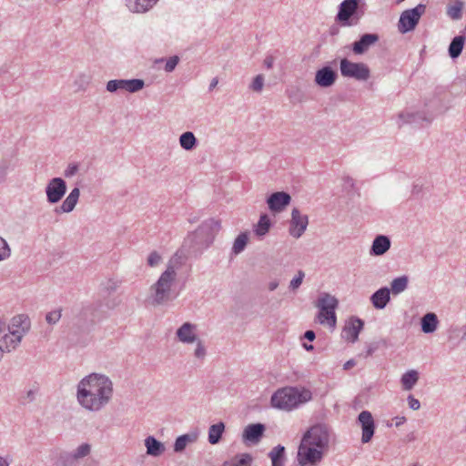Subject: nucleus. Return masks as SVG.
I'll return each instance as SVG.
<instances>
[{"label": "nucleus", "instance_id": "nucleus-1", "mask_svg": "<svg viewBox=\"0 0 466 466\" xmlns=\"http://www.w3.org/2000/svg\"><path fill=\"white\" fill-rule=\"evenodd\" d=\"M113 391V382L107 376L92 373L78 382L76 400L84 409L96 412L110 402Z\"/></svg>", "mask_w": 466, "mask_h": 466}, {"label": "nucleus", "instance_id": "nucleus-2", "mask_svg": "<svg viewBox=\"0 0 466 466\" xmlns=\"http://www.w3.org/2000/svg\"><path fill=\"white\" fill-rule=\"evenodd\" d=\"M177 267L174 258L170 259L158 279L149 288V302L154 307L166 306L175 300L179 292L176 289Z\"/></svg>", "mask_w": 466, "mask_h": 466}, {"label": "nucleus", "instance_id": "nucleus-3", "mask_svg": "<svg viewBox=\"0 0 466 466\" xmlns=\"http://www.w3.org/2000/svg\"><path fill=\"white\" fill-rule=\"evenodd\" d=\"M312 399V393L309 390L297 387H284L277 390L270 398V403L273 408L290 411L297 409L299 405L309 401Z\"/></svg>", "mask_w": 466, "mask_h": 466}, {"label": "nucleus", "instance_id": "nucleus-4", "mask_svg": "<svg viewBox=\"0 0 466 466\" xmlns=\"http://www.w3.org/2000/svg\"><path fill=\"white\" fill-rule=\"evenodd\" d=\"M364 0H344L339 5L336 21L343 26L357 25L365 14Z\"/></svg>", "mask_w": 466, "mask_h": 466}, {"label": "nucleus", "instance_id": "nucleus-5", "mask_svg": "<svg viewBox=\"0 0 466 466\" xmlns=\"http://www.w3.org/2000/svg\"><path fill=\"white\" fill-rule=\"evenodd\" d=\"M339 300L328 292L319 294L316 302V307L319 309L317 319L320 324H327L330 328H335L337 323L336 309Z\"/></svg>", "mask_w": 466, "mask_h": 466}, {"label": "nucleus", "instance_id": "nucleus-6", "mask_svg": "<svg viewBox=\"0 0 466 466\" xmlns=\"http://www.w3.org/2000/svg\"><path fill=\"white\" fill-rule=\"evenodd\" d=\"M301 441L325 451L329 442V431L326 425L316 424L311 426L303 435Z\"/></svg>", "mask_w": 466, "mask_h": 466}, {"label": "nucleus", "instance_id": "nucleus-7", "mask_svg": "<svg viewBox=\"0 0 466 466\" xmlns=\"http://www.w3.org/2000/svg\"><path fill=\"white\" fill-rule=\"evenodd\" d=\"M221 228L220 221L215 218H208L203 221L195 230L196 243L208 247L214 241L216 235Z\"/></svg>", "mask_w": 466, "mask_h": 466}, {"label": "nucleus", "instance_id": "nucleus-8", "mask_svg": "<svg viewBox=\"0 0 466 466\" xmlns=\"http://www.w3.org/2000/svg\"><path fill=\"white\" fill-rule=\"evenodd\" d=\"M339 70L342 76L358 81H367L370 77V67L365 63L351 62L347 58L340 60Z\"/></svg>", "mask_w": 466, "mask_h": 466}, {"label": "nucleus", "instance_id": "nucleus-9", "mask_svg": "<svg viewBox=\"0 0 466 466\" xmlns=\"http://www.w3.org/2000/svg\"><path fill=\"white\" fill-rule=\"evenodd\" d=\"M323 455L324 451L300 441L297 454V460L300 466H316L322 461Z\"/></svg>", "mask_w": 466, "mask_h": 466}, {"label": "nucleus", "instance_id": "nucleus-10", "mask_svg": "<svg viewBox=\"0 0 466 466\" xmlns=\"http://www.w3.org/2000/svg\"><path fill=\"white\" fill-rule=\"evenodd\" d=\"M425 10L426 5L419 4L414 8L403 11L399 20V31L400 33H407L413 30L418 25L420 18L424 14Z\"/></svg>", "mask_w": 466, "mask_h": 466}, {"label": "nucleus", "instance_id": "nucleus-11", "mask_svg": "<svg viewBox=\"0 0 466 466\" xmlns=\"http://www.w3.org/2000/svg\"><path fill=\"white\" fill-rule=\"evenodd\" d=\"M66 183L61 177L50 179L46 187V200L49 204L58 203L66 193Z\"/></svg>", "mask_w": 466, "mask_h": 466}, {"label": "nucleus", "instance_id": "nucleus-12", "mask_svg": "<svg viewBox=\"0 0 466 466\" xmlns=\"http://www.w3.org/2000/svg\"><path fill=\"white\" fill-rule=\"evenodd\" d=\"M357 423L361 428V442H370L376 429L375 420L371 412L369 410H362L357 418Z\"/></svg>", "mask_w": 466, "mask_h": 466}, {"label": "nucleus", "instance_id": "nucleus-13", "mask_svg": "<svg viewBox=\"0 0 466 466\" xmlns=\"http://www.w3.org/2000/svg\"><path fill=\"white\" fill-rule=\"evenodd\" d=\"M308 225V216L301 214L299 208H294L291 211V218L289 221V235L295 238H300L306 231Z\"/></svg>", "mask_w": 466, "mask_h": 466}, {"label": "nucleus", "instance_id": "nucleus-14", "mask_svg": "<svg viewBox=\"0 0 466 466\" xmlns=\"http://www.w3.org/2000/svg\"><path fill=\"white\" fill-rule=\"evenodd\" d=\"M31 327L30 319L28 316L20 314L14 316L10 323L7 326V331L8 333L16 335H19L21 338H24V336L29 331Z\"/></svg>", "mask_w": 466, "mask_h": 466}, {"label": "nucleus", "instance_id": "nucleus-15", "mask_svg": "<svg viewBox=\"0 0 466 466\" xmlns=\"http://www.w3.org/2000/svg\"><path fill=\"white\" fill-rule=\"evenodd\" d=\"M363 326L364 322L362 319L358 317H351L343 328L342 338L352 343L356 342Z\"/></svg>", "mask_w": 466, "mask_h": 466}, {"label": "nucleus", "instance_id": "nucleus-16", "mask_svg": "<svg viewBox=\"0 0 466 466\" xmlns=\"http://www.w3.org/2000/svg\"><path fill=\"white\" fill-rule=\"evenodd\" d=\"M290 200L291 197L289 193L279 191L272 193L267 198V204L271 211L280 212L290 203Z\"/></svg>", "mask_w": 466, "mask_h": 466}, {"label": "nucleus", "instance_id": "nucleus-17", "mask_svg": "<svg viewBox=\"0 0 466 466\" xmlns=\"http://www.w3.org/2000/svg\"><path fill=\"white\" fill-rule=\"evenodd\" d=\"M196 331L197 325L190 322H185L177 329L176 335L180 342L191 344L195 343L198 339Z\"/></svg>", "mask_w": 466, "mask_h": 466}, {"label": "nucleus", "instance_id": "nucleus-18", "mask_svg": "<svg viewBox=\"0 0 466 466\" xmlns=\"http://www.w3.org/2000/svg\"><path fill=\"white\" fill-rule=\"evenodd\" d=\"M265 430V425L262 423L249 424L244 429L242 440L246 443L257 444L261 440Z\"/></svg>", "mask_w": 466, "mask_h": 466}, {"label": "nucleus", "instance_id": "nucleus-19", "mask_svg": "<svg viewBox=\"0 0 466 466\" xmlns=\"http://www.w3.org/2000/svg\"><path fill=\"white\" fill-rule=\"evenodd\" d=\"M380 39L378 34H364L358 41L352 44V52L355 55H362L366 53L370 47L375 45Z\"/></svg>", "mask_w": 466, "mask_h": 466}, {"label": "nucleus", "instance_id": "nucleus-20", "mask_svg": "<svg viewBox=\"0 0 466 466\" xmlns=\"http://www.w3.org/2000/svg\"><path fill=\"white\" fill-rule=\"evenodd\" d=\"M337 76L335 70L329 66H324L316 72L315 83L320 87H329L335 83Z\"/></svg>", "mask_w": 466, "mask_h": 466}, {"label": "nucleus", "instance_id": "nucleus-21", "mask_svg": "<svg viewBox=\"0 0 466 466\" xmlns=\"http://www.w3.org/2000/svg\"><path fill=\"white\" fill-rule=\"evenodd\" d=\"M80 197V190L78 187H75L71 190L69 195L66 198V199L62 202L59 207L55 208V212L56 214L60 213H70L76 208L78 199Z\"/></svg>", "mask_w": 466, "mask_h": 466}, {"label": "nucleus", "instance_id": "nucleus-22", "mask_svg": "<svg viewBox=\"0 0 466 466\" xmlns=\"http://www.w3.org/2000/svg\"><path fill=\"white\" fill-rule=\"evenodd\" d=\"M399 119L401 121L400 126L402 124H421L422 122H426V124H430L433 116H426V113L424 112H402L399 114Z\"/></svg>", "mask_w": 466, "mask_h": 466}, {"label": "nucleus", "instance_id": "nucleus-23", "mask_svg": "<svg viewBox=\"0 0 466 466\" xmlns=\"http://www.w3.org/2000/svg\"><path fill=\"white\" fill-rule=\"evenodd\" d=\"M391 246V241L388 236L378 235L370 247V254L371 256H382L384 255Z\"/></svg>", "mask_w": 466, "mask_h": 466}, {"label": "nucleus", "instance_id": "nucleus-24", "mask_svg": "<svg viewBox=\"0 0 466 466\" xmlns=\"http://www.w3.org/2000/svg\"><path fill=\"white\" fill-rule=\"evenodd\" d=\"M390 299V290L387 287L380 288L375 291L371 297L370 301L373 307L377 309H384Z\"/></svg>", "mask_w": 466, "mask_h": 466}, {"label": "nucleus", "instance_id": "nucleus-25", "mask_svg": "<svg viewBox=\"0 0 466 466\" xmlns=\"http://www.w3.org/2000/svg\"><path fill=\"white\" fill-rule=\"evenodd\" d=\"M126 2L131 12L143 14L149 11L158 0H126Z\"/></svg>", "mask_w": 466, "mask_h": 466}, {"label": "nucleus", "instance_id": "nucleus-26", "mask_svg": "<svg viewBox=\"0 0 466 466\" xmlns=\"http://www.w3.org/2000/svg\"><path fill=\"white\" fill-rule=\"evenodd\" d=\"M22 339L23 338L15 333H5L0 339V347L5 352H11L20 345Z\"/></svg>", "mask_w": 466, "mask_h": 466}, {"label": "nucleus", "instance_id": "nucleus-27", "mask_svg": "<svg viewBox=\"0 0 466 466\" xmlns=\"http://www.w3.org/2000/svg\"><path fill=\"white\" fill-rule=\"evenodd\" d=\"M147 453L150 456L157 457L164 453L165 445L153 436H148L145 440Z\"/></svg>", "mask_w": 466, "mask_h": 466}, {"label": "nucleus", "instance_id": "nucleus-28", "mask_svg": "<svg viewBox=\"0 0 466 466\" xmlns=\"http://www.w3.org/2000/svg\"><path fill=\"white\" fill-rule=\"evenodd\" d=\"M438 323L439 320L435 313H427L422 317L420 321L421 330L427 334L432 333L437 329Z\"/></svg>", "mask_w": 466, "mask_h": 466}, {"label": "nucleus", "instance_id": "nucleus-29", "mask_svg": "<svg viewBox=\"0 0 466 466\" xmlns=\"http://www.w3.org/2000/svg\"><path fill=\"white\" fill-rule=\"evenodd\" d=\"M465 41H466V37L463 35H457L451 40V42L449 46V50H448L449 56L451 58L454 59L461 56V54L463 50Z\"/></svg>", "mask_w": 466, "mask_h": 466}, {"label": "nucleus", "instance_id": "nucleus-30", "mask_svg": "<svg viewBox=\"0 0 466 466\" xmlns=\"http://www.w3.org/2000/svg\"><path fill=\"white\" fill-rule=\"evenodd\" d=\"M419 380V372L415 370H410L402 374L400 382L404 390H410Z\"/></svg>", "mask_w": 466, "mask_h": 466}, {"label": "nucleus", "instance_id": "nucleus-31", "mask_svg": "<svg viewBox=\"0 0 466 466\" xmlns=\"http://www.w3.org/2000/svg\"><path fill=\"white\" fill-rule=\"evenodd\" d=\"M197 439L198 434L196 433H187L178 436L174 443V451L182 452L186 449L187 444L195 442Z\"/></svg>", "mask_w": 466, "mask_h": 466}, {"label": "nucleus", "instance_id": "nucleus-32", "mask_svg": "<svg viewBox=\"0 0 466 466\" xmlns=\"http://www.w3.org/2000/svg\"><path fill=\"white\" fill-rule=\"evenodd\" d=\"M198 143L197 137L191 131L184 132L179 137V145L187 151L193 150L198 146Z\"/></svg>", "mask_w": 466, "mask_h": 466}, {"label": "nucleus", "instance_id": "nucleus-33", "mask_svg": "<svg viewBox=\"0 0 466 466\" xmlns=\"http://www.w3.org/2000/svg\"><path fill=\"white\" fill-rule=\"evenodd\" d=\"M225 431V424L219 421L213 424L208 429V442L212 445L217 444L221 440L222 434Z\"/></svg>", "mask_w": 466, "mask_h": 466}, {"label": "nucleus", "instance_id": "nucleus-34", "mask_svg": "<svg viewBox=\"0 0 466 466\" xmlns=\"http://www.w3.org/2000/svg\"><path fill=\"white\" fill-rule=\"evenodd\" d=\"M252 457L248 453L236 455L231 460L225 461L221 466H251Z\"/></svg>", "mask_w": 466, "mask_h": 466}, {"label": "nucleus", "instance_id": "nucleus-35", "mask_svg": "<svg viewBox=\"0 0 466 466\" xmlns=\"http://www.w3.org/2000/svg\"><path fill=\"white\" fill-rule=\"evenodd\" d=\"M409 284V278L406 275L395 278L390 283V292L393 295H399L407 289Z\"/></svg>", "mask_w": 466, "mask_h": 466}, {"label": "nucleus", "instance_id": "nucleus-36", "mask_svg": "<svg viewBox=\"0 0 466 466\" xmlns=\"http://www.w3.org/2000/svg\"><path fill=\"white\" fill-rule=\"evenodd\" d=\"M271 227L270 218L267 214H262L255 228V234L258 237L265 236Z\"/></svg>", "mask_w": 466, "mask_h": 466}, {"label": "nucleus", "instance_id": "nucleus-37", "mask_svg": "<svg viewBox=\"0 0 466 466\" xmlns=\"http://www.w3.org/2000/svg\"><path fill=\"white\" fill-rule=\"evenodd\" d=\"M248 241V235L247 232L240 233L236 238L232 246V253L238 255L241 253Z\"/></svg>", "mask_w": 466, "mask_h": 466}, {"label": "nucleus", "instance_id": "nucleus-38", "mask_svg": "<svg viewBox=\"0 0 466 466\" xmlns=\"http://www.w3.org/2000/svg\"><path fill=\"white\" fill-rule=\"evenodd\" d=\"M463 3L456 0L453 5L447 8V15L453 20H459L462 16Z\"/></svg>", "mask_w": 466, "mask_h": 466}, {"label": "nucleus", "instance_id": "nucleus-39", "mask_svg": "<svg viewBox=\"0 0 466 466\" xmlns=\"http://www.w3.org/2000/svg\"><path fill=\"white\" fill-rule=\"evenodd\" d=\"M91 451V446L88 443H82L74 451L70 452L75 461L87 456Z\"/></svg>", "mask_w": 466, "mask_h": 466}, {"label": "nucleus", "instance_id": "nucleus-40", "mask_svg": "<svg viewBox=\"0 0 466 466\" xmlns=\"http://www.w3.org/2000/svg\"><path fill=\"white\" fill-rule=\"evenodd\" d=\"M271 461H277L285 459V447L282 445H277L268 453Z\"/></svg>", "mask_w": 466, "mask_h": 466}, {"label": "nucleus", "instance_id": "nucleus-41", "mask_svg": "<svg viewBox=\"0 0 466 466\" xmlns=\"http://www.w3.org/2000/svg\"><path fill=\"white\" fill-rule=\"evenodd\" d=\"M75 460L70 453L66 452L59 455L54 466H73Z\"/></svg>", "mask_w": 466, "mask_h": 466}, {"label": "nucleus", "instance_id": "nucleus-42", "mask_svg": "<svg viewBox=\"0 0 466 466\" xmlns=\"http://www.w3.org/2000/svg\"><path fill=\"white\" fill-rule=\"evenodd\" d=\"M38 390L37 389H30L26 390L21 397H20V403L23 405L29 404L35 400L36 395H37Z\"/></svg>", "mask_w": 466, "mask_h": 466}, {"label": "nucleus", "instance_id": "nucleus-43", "mask_svg": "<svg viewBox=\"0 0 466 466\" xmlns=\"http://www.w3.org/2000/svg\"><path fill=\"white\" fill-rule=\"evenodd\" d=\"M145 86V82L142 79H127V91L130 93H136L141 90Z\"/></svg>", "mask_w": 466, "mask_h": 466}, {"label": "nucleus", "instance_id": "nucleus-44", "mask_svg": "<svg viewBox=\"0 0 466 466\" xmlns=\"http://www.w3.org/2000/svg\"><path fill=\"white\" fill-rule=\"evenodd\" d=\"M11 256V248L5 238L0 237V261L9 258Z\"/></svg>", "mask_w": 466, "mask_h": 466}, {"label": "nucleus", "instance_id": "nucleus-45", "mask_svg": "<svg viewBox=\"0 0 466 466\" xmlns=\"http://www.w3.org/2000/svg\"><path fill=\"white\" fill-rule=\"evenodd\" d=\"M62 317V309H57L46 315V320L49 325L56 324Z\"/></svg>", "mask_w": 466, "mask_h": 466}, {"label": "nucleus", "instance_id": "nucleus-46", "mask_svg": "<svg viewBox=\"0 0 466 466\" xmlns=\"http://www.w3.org/2000/svg\"><path fill=\"white\" fill-rule=\"evenodd\" d=\"M197 346L194 351V356L196 359L203 360L207 355V350L205 348V345L201 339H198L196 341Z\"/></svg>", "mask_w": 466, "mask_h": 466}, {"label": "nucleus", "instance_id": "nucleus-47", "mask_svg": "<svg viewBox=\"0 0 466 466\" xmlns=\"http://www.w3.org/2000/svg\"><path fill=\"white\" fill-rule=\"evenodd\" d=\"M305 278V273L302 270H299L298 274L291 279L289 283V289L293 291L298 289Z\"/></svg>", "mask_w": 466, "mask_h": 466}, {"label": "nucleus", "instance_id": "nucleus-48", "mask_svg": "<svg viewBox=\"0 0 466 466\" xmlns=\"http://www.w3.org/2000/svg\"><path fill=\"white\" fill-rule=\"evenodd\" d=\"M264 86V77L262 75H258L252 81L250 85V89L254 92H261Z\"/></svg>", "mask_w": 466, "mask_h": 466}, {"label": "nucleus", "instance_id": "nucleus-49", "mask_svg": "<svg viewBox=\"0 0 466 466\" xmlns=\"http://www.w3.org/2000/svg\"><path fill=\"white\" fill-rule=\"evenodd\" d=\"M162 260L160 254L157 251H152L147 257V265L149 267L157 266Z\"/></svg>", "mask_w": 466, "mask_h": 466}, {"label": "nucleus", "instance_id": "nucleus-50", "mask_svg": "<svg viewBox=\"0 0 466 466\" xmlns=\"http://www.w3.org/2000/svg\"><path fill=\"white\" fill-rule=\"evenodd\" d=\"M121 284V281L119 280H116V279H109L106 284H105V289L107 293H112V292H115L118 287L120 286Z\"/></svg>", "mask_w": 466, "mask_h": 466}, {"label": "nucleus", "instance_id": "nucleus-51", "mask_svg": "<svg viewBox=\"0 0 466 466\" xmlns=\"http://www.w3.org/2000/svg\"><path fill=\"white\" fill-rule=\"evenodd\" d=\"M179 62V58L177 56L169 57L165 65V71L167 73L172 72Z\"/></svg>", "mask_w": 466, "mask_h": 466}, {"label": "nucleus", "instance_id": "nucleus-52", "mask_svg": "<svg viewBox=\"0 0 466 466\" xmlns=\"http://www.w3.org/2000/svg\"><path fill=\"white\" fill-rule=\"evenodd\" d=\"M79 169V166L76 163L69 164L67 167L64 171V176L66 177H74Z\"/></svg>", "mask_w": 466, "mask_h": 466}, {"label": "nucleus", "instance_id": "nucleus-53", "mask_svg": "<svg viewBox=\"0 0 466 466\" xmlns=\"http://www.w3.org/2000/svg\"><path fill=\"white\" fill-rule=\"evenodd\" d=\"M407 400L410 409L418 410L420 408L419 400L415 399L412 395H409Z\"/></svg>", "mask_w": 466, "mask_h": 466}, {"label": "nucleus", "instance_id": "nucleus-54", "mask_svg": "<svg viewBox=\"0 0 466 466\" xmlns=\"http://www.w3.org/2000/svg\"><path fill=\"white\" fill-rule=\"evenodd\" d=\"M78 81H80L79 87L82 90H85L89 84V77L86 75H80L78 80L76 81V84H78Z\"/></svg>", "mask_w": 466, "mask_h": 466}, {"label": "nucleus", "instance_id": "nucleus-55", "mask_svg": "<svg viewBox=\"0 0 466 466\" xmlns=\"http://www.w3.org/2000/svg\"><path fill=\"white\" fill-rule=\"evenodd\" d=\"M118 79H114V80H109L107 83H106V90L108 92H116V90H118Z\"/></svg>", "mask_w": 466, "mask_h": 466}, {"label": "nucleus", "instance_id": "nucleus-56", "mask_svg": "<svg viewBox=\"0 0 466 466\" xmlns=\"http://www.w3.org/2000/svg\"><path fill=\"white\" fill-rule=\"evenodd\" d=\"M378 345L377 344H370L367 346V349H366V352L364 354V357L365 358H368L370 356H371L377 350H378Z\"/></svg>", "mask_w": 466, "mask_h": 466}, {"label": "nucleus", "instance_id": "nucleus-57", "mask_svg": "<svg viewBox=\"0 0 466 466\" xmlns=\"http://www.w3.org/2000/svg\"><path fill=\"white\" fill-rule=\"evenodd\" d=\"M274 57L272 56H267L263 61L264 66L268 69H271L274 65Z\"/></svg>", "mask_w": 466, "mask_h": 466}, {"label": "nucleus", "instance_id": "nucleus-58", "mask_svg": "<svg viewBox=\"0 0 466 466\" xmlns=\"http://www.w3.org/2000/svg\"><path fill=\"white\" fill-rule=\"evenodd\" d=\"M343 181H344V186L347 187L353 188L355 187V181L350 176L344 177Z\"/></svg>", "mask_w": 466, "mask_h": 466}, {"label": "nucleus", "instance_id": "nucleus-59", "mask_svg": "<svg viewBox=\"0 0 466 466\" xmlns=\"http://www.w3.org/2000/svg\"><path fill=\"white\" fill-rule=\"evenodd\" d=\"M395 420V426L400 427V425L404 424L406 422V417L404 416H396L394 419Z\"/></svg>", "mask_w": 466, "mask_h": 466}, {"label": "nucleus", "instance_id": "nucleus-60", "mask_svg": "<svg viewBox=\"0 0 466 466\" xmlns=\"http://www.w3.org/2000/svg\"><path fill=\"white\" fill-rule=\"evenodd\" d=\"M304 338L308 339L309 341H313L316 338V334L313 330H307L304 333Z\"/></svg>", "mask_w": 466, "mask_h": 466}, {"label": "nucleus", "instance_id": "nucleus-61", "mask_svg": "<svg viewBox=\"0 0 466 466\" xmlns=\"http://www.w3.org/2000/svg\"><path fill=\"white\" fill-rule=\"evenodd\" d=\"M355 365H356L355 360H348V361H346V362L344 363V365H343V369H344L345 370H350V369L353 368Z\"/></svg>", "mask_w": 466, "mask_h": 466}, {"label": "nucleus", "instance_id": "nucleus-62", "mask_svg": "<svg viewBox=\"0 0 466 466\" xmlns=\"http://www.w3.org/2000/svg\"><path fill=\"white\" fill-rule=\"evenodd\" d=\"M127 79H118V88L127 90Z\"/></svg>", "mask_w": 466, "mask_h": 466}, {"label": "nucleus", "instance_id": "nucleus-63", "mask_svg": "<svg viewBox=\"0 0 466 466\" xmlns=\"http://www.w3.org/2000/svg\"><path fill=\"white\" fill-rule=\"evenodd\" d=\"M339 33V26H338V25H331V26H330V28H329V34H330L331 35H338Z\"/></svg>", "mask_w": 466, "mask_h": 466}, {"label": "nucleus", "instance_id": "nucleus-64", "mask_svg": "<svg viewBox=\"0 0 466 466\" xmlns=\"http://www.w3.org/2000/svg\"><path fill=\"white\" fill-rule=\"evenodd\" d=\"M10 461L5 457L0 456V466H9Z\"/></svg>", "mask_w": 466, "mask_h": 466}]
</instances>
